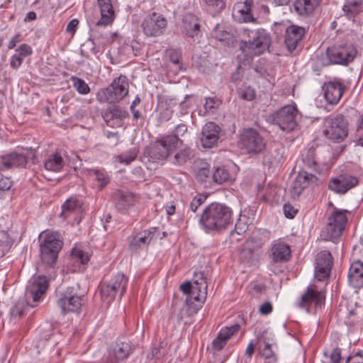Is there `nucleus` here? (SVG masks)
I'll use <instances>...</instances> for the list:
<instances>
[{
  "instance_id": "nucleus-1",
  "label": "nucleus",
  "mask_w": 363,
  "mask_h": 363,
  "mask_svg": "<svg viewBox=\"0 0 363 363\" xmlns=\"http://www.w3.org/2000/svg\"><path fill=\"white\" fill-rule=\"evenodd\" d=\"M233 211L227 205L221 203H211L202 211L196 214L202 228L206 232L220 231L232 223Z\"/></svg>"
},
{
  "instance_id": "nucleus-2",
  "label": "nucleus",
  "mask_w": 363,
  "mask_h": 363,
  "mask_svg": "<svg viewBox=\"0 0 363 363\" xmlns=\"http://www.w3.org/2000/svg\"><path fill=\"white\" fill-rule=\"evenodd\" d=\"M198 277L194 281H186L180 285V289L186 294V305L188 315H193L200 310L206 301L207 295V283L203 272L196 274Z\"/></svg>"
},
{
  "instance_id": "nucleus-3",
  "label": "nucleus",
  "mask_w": 363,
  "mask_h": 363,
  "mask_svg": "<svg viewBox=\"0 0 363 363\" xmlns=\"http://www.w3.org/2000/svg\"><path fill=\"white\" fill-rule=\"evenodd\" d=\"M248 40L242 41L240 50L250 55H259L268 50L270 45L269 34L264 29H244Z\"/></svg>"
},
{
  "instance_id": "nucleus-4",
  "label": "nucleus",
  "mask_w": 363,
  "mask_h": 363,
  "mask_svg": "<svg viewBox=\"0 0 363 363\" xmlns=\"http://www.w3.org/2000/svg\"><path fill=\"white\" fill-rule=\"evenodd\" d=\"M128 78L120 75L115 78L106 88L101 89L96 93V99L100 103H116L122 100L128 93Z\"/></svg>"
},
{
  "instance_id": "nucleus-5",
  "label": "nucleus",
  "mask_w": 363,
  "mask_h": 363,
  "mask_svg": "<svg viewBox=\"0 0 363 363\" xmlns=\"http://www.w3.org/2000/svg\"><path fill=\"white\" fill-rule=\"evenodd\" d=\"M347 211L335 208L328 218V223L322 230L321 236L325 240L337 243L340 237L346 226Z\"/></svg>"
},
{
  "instance_id": "nucleus-6",
  "label": "nucleus",
  "mask_w": 363,
  "mask_h": 363,
  "mask_svg": "<svg viewBox=\"0 0 363 363\" xmlns=\"http://www.w3.org/2000/svg\"><path fill=\"white\" fill-rule=\"evenodd\" d=\"M128 279L123 273H117L101 287V299L110 304L116 297L121 298L126 291Z\"/></svg>"
},
{
  "instance_id": "nucleus-7",
  "label": "nucleus",
  "mask_w": 363,
  "mask_h": 363,
  "mask_svg": "<svg viewBox=\"0 0 363 363\" xmlns=\"http://www.w3.org/2000/svg\"><path fill=\"white\" fill-rule=\"evenodd\" d=\"M297 113L298 110L296 106L287 105L269 115L268 120L272 123L278 125L283 131L291 132L297 125Z\"/></svg>"
},
{
  "instance_id": "nucleus-8",
  "label": "nucleus",
  "mask_w": 363,
  "mask_h": 363,
  "mask_svg": "<svg viewBox=\"0 0 363 363\" xmlns=\"http://www.w3.org/2000/svg\"><path fill=\"white\" fill-rule=\"evenodd\" d=\"M62 244V241L55 233L45 235L40 245L41 259L45 264L52 267L55 264Z\"/></svg>"
},
{
  "instance_id": "nucleus-9",
  "label": "nucleus",
  "mask_w": 363,
  "mask_h": 363,
  "mask_svg": "<svg viewBox=\"0 0 363 363\" xmlns=\"http://www.w3.org/2000/svg\"><path fill=\"white\" fill-rule=\"evenodd\" d=\"M84 302V296L79 295L74 287H67L60 293L57 305L63 313H77Z\"/></svg>"
},
{
  "instance_id": "nucleus-10",
  "label": "nucleus",
  "mask_w": 363,
  "mask_h": 363,
  "mask_svg": "<svg viewBox=\"0 0 363 363\" xmlns=\"http://www.w3.org/2000/svg\"><path fill=\"white\" fill-rule=\"evenodd\" d=\"M141 26L146 36L158 37L164 34L167 20L163 15L153 12L143 19Z\"/></svg>"
},
{
  "instance_id": "nucleus-11",
  "label": "nucleus",
  "mask_w": 363,
  "mask_h": 363,
  "mask_svg": "<svg viewBox=\"0 0 363 363\" xmlns=\"http://www.w3.org/2000/svg\"><path fill=\"white\" fill-rule=\"evenodd\" d=\"M325 135L335 142L342 141L347 135V123L342 115H337L327 121Z\"/></svg>"
},
{
  "instance_id": "nucleus-12",
  "label": "nucleus",
  "mask_w": 363,
  "mask_h": 363,
  "mask_svg": "<svg viewBox=\"0 0 363 363\" xmlns=\"http://www.w3.org/2000/svg\"><path fill=\"white\" fill-rule=\"evenodd\" d=\"M240 143L248 153L258 154L265 148L262 135L253 128L245 129L240 135Z\"/></svg>"
},
{
  "instance_id": "nucleus-13",
  "label": "nucleus",
  "mask_w": 363,
  "mask_h": 363,
  "mask_svg": "<svg viewBox=\"0 0 363 363\" xmlns=\"http://www.w3.org/2000/svg\"><path fill=\"white\" fill-rule=\"evenodd\" d=\"M325 299V291L313 284L308 286L304 294L301 296L296 305L301 308L308 311L311 303H314L316 308L321 307Z\"/></svg>"
},
{
  "instance_id": "nucleus-14",
  "label": "nucleus",
  "mask_w": 363,
  "mask_h": 363,
  "mask_svg": "<svg viewBox=\"0 0 363 363\" xmlns=\"http://www.w3.org/2000/svg\"><path fill=\"white\" fill-rule=\"evenodd\" d=\"M357 50L352 45L333 46L327 49V55L333 64L346 65L356 56Z\"/></svg>"
},
{
  "instance_id": "nucleus-15",
  "label": "nucleus",
  "mask_w": 363,
  "mask_h": 363,
  "mask_svg": "<svg viewBox=\"0 0 363 363\" xmlns=\"http://www.w3.org/2000/svg\"><path fill=\"white\" fill-rule=\"evenodd\" d=\"M333 264V257L329 251L320 252L315 258V279L318 281L327 280L330 276Z\"/></svg>"
},
{
  "instance_id": "nucleus-16",
  "label": "nucleus",
  "mask_w": 363,
  "mask_h": 363,
  "mask_svg": "<svg viewBox=\"0 0 363 363\" xmlns=\"http://www.w3.org/2000/svg\"><path fill=\"white\" fill-rule=\"evenodd\" d=\"M48 287V280L45 276H33L26 286V296L28 299H32L33 302H38Z\"/></svg>"
},
{
  "instance_id": "nucleus-17",
  "label": "nucleus",
  "mask_w": 363,
  "mask_h": 363,
  "mask_svg": "<svg viewBox=\"0 0 363 363\" xmlns=\"http://www.w3.org/2000/svg\"><path fill=\"white\" fill-rule=\"evenodd\" d=\"M357 184L358 179L357 177L350 174H341L330 179L328 188L335 193L344 194Z\"/></svg>"
},
{
  "instance_id": "nucleus-18",
  "label": "nucleus",
  "mask_w": 363,
  "mask_h": 363,
  "mask_svg": "<svg viewBox=\"0 0 363 363\" xmlns=\"http://www.w3.org/2000/svg\"><path fill=\"white\" fill-rule=\"evenodd\" d=\"M82 202L77 199H69L62 206L60 216L65 219H69L79 223L82 220Z\"/></svg>"
},
{
  "instance_id": "nucleus-19",
  "label": "nucleus",
  "mask_w": 363,
  "mask_h": 363,
  "mask_svg": "<svg viewBox=\"0 0 363 363\" xmlns=\"http://www.w3.org/2000/svg\"><path fill=\"white\" fill-rule=\"evenodd\" d=\"M96 4L101 16L96 25L99 26L111 25L116 17V9L113 0H97Z\"/></svg>"
},
{
  "instance_id": "nucleus-20",
  "label": "nucleus",
  "mask_w": 363,
  "mask_h": 363,
  "mask_svg": "<svg viewBox=\"0 0 363 363\" xmlns=\"http://www.w3.org/2000/svg\"><path fill=\"white\" fill-rule=\"evenodd\" d=\"M345 86L339 79H334L325 83L323 86L324 97L328 103L330 104H336L341 99Z\"/></svg>"
},
{
  "instance_id": "nucleus-21",
  "label": "nucleus",
  "mask_w": 363,
  "mask_h": 363,
  "mask_svg": "<svg viewBox=\"0 0 363 363\" xmlns=\"http://www.w3.org/2000/svg\"><path fill=\"white\" fill-rule=\"evenodd\" d=\"M262 243L255 240L251 239L245 242L243 248L240 252V258L242 262L251 264L257 261L262 252Z\"/></svg>"
},
{
  "instance_id": "nucleus-22",
  "label": "nucleus",
  "mask_w": 363,
  "mask_h": 363,
  "mask_svg": "<svg viewBox=\"0 0 363 363\" xmlns=\"http://www.w3.org/2000/svg\"><path fill=\"white\" fill-rule=\"evenodd\" d=\"M112 199L117 209L124 212L134 205L135 195L128 190L117 189L113 191Z\"/></svg>"
},
{
  "instance_id": "nucleus-23",
  "label": "nucleus",
  "mask_w": 363,
  "mask_h": 363,
  "mask_svg": "<svg viewBox=\"0 0 363 363\" xmlns=\"http://www.w3.org/2000/svg\"><path fill=\"white\" fill-rule=\"evenodd\" d=\"M220 128L213 122L207 123L202 129L201 145L205 148H211L216 143L219 138Z\"/></svg>"
},
{
  "instance_id": "nucleus-24",
  "label": "nucleus",
  "mask_w": 363,
  "mask_h": 363,
  "mask_svg": "<svg viewBox=\"0 0 363 363\" xmlns=\"http://www.w3.org/2000/svg\"><path fill=\"white\" fill-rule=\"evenodd\" d=\"M318 177L306 171H299L292 184L293 194L298 196L301 191L311 184L318 182Z\"/></svg>"
},
{
  "instance_id": "nucleus-25",
  "label": "nucleus",
  "mask_w": 363,
  "mask_h": 363,
  "mask_svg": "<svg viewBox=\"0 0 363 363\" xmlns=\"http://www.w3.org/2000/svg\"><path fill=\"white\" fill-rule=\"evenodd\" d=\"M305 34V30L297 26H290L285 32V45L289 51H294Z\"/></svg>"
},
{
  "instance_id": "nucleus-26",
  "label": "nucleus",
  "mask_w": 363,
  "mask_h": 363,
  "mask_svg": "<svg viewBox=\"0 0 363 363\" xmlns=\"http://www.w3.org/2000/svg\"><path fill=\"white\" fill-rule=\"evenodd\" d=\"M240 330L239 324H233L230 327L222 328L217 337L212 342V347L217 351L221 350L226 345L227 341Z\"/></svg>"
},
{
  "instance_id": "nucleus-27",
  "label": "nucleus",
  "mask_w": 363,
  "mask_h": 363,
  "mask_svg": "<svg viewBox=\"0 0 363 363\" xmlns=\"http://www.w3.org/2000/svg\"><path fill=\"white\" fill-rule=\"evenodd\" d=\"M348 282L354 288L363 286V262L356 261L351 264L348 271Z\"/></svg>"
},
{
  "instance_id": "nucleus-28",
  "label": "nucleus",
  "mask_w": 363,
  "mask_h": 363,
  "mask_svg": "<svg viewBox=\"0 0 363 363\" xmlns=\"http://www.w3.org/2000/svg\"><path fill=\"white\" fill-rule=\"evenodd\" d=\"M33 53L32 48L26 43L21 44L16 49L15 53L10 58V66L18 69L22 65L23 60Z\"/></svg>"
},
{
  "instance_id": "nucleus-29",
  "label": "nucleus",
  "mask_w": 363,
  "mask_h": 363,
  "mask_svg": "<svg viewBox=\"0 0 363 363\" xmlns=\"http://www.w3.org/2000/svg\"><path fill=\"white\" fill-rule=\"evenodd\" d=\"M271 256L275 262H286L291 256L290 247L281 242L274 243L271 249Z\"/></svg>"
},
{
  "instance_id": "nucleus-30",
  "label": "nucleus",
  "mask_w": 363,
  "mask_h": 363,
  "mask_svg": "<svg viewBox=\"0 0 363 363\" xmlns=\"http://www.w3.org/2000/svg\"><path fill=\"white\" fill-rule=\"evenodd\" d=\"M153 238V233L150 230H144L134 235L129 244V248L132 251H137L148 245Z\"/></svg>"
},
{
  "instance_id": "nucleus-31",
  "label": "nucleus",
  "mask_w": 363,
  "mask_h": 363,
  "mask_svg": "<svg viewBox=\"0 0 363 363\" xmlns=\"http://www.w3.org/2000/svg\"><path fill=\"white\" fill-rule=\"evenodd\" d=\"M89 179L96 182V188L101 191L111 182V177L104 169H91L89 170Z\"/></svg>"
},
{
  "instance_id": "nucleus-32",
  "label": "nucleus",
  "mask_w": 363,
  "mask_h": 363,
  "mask_svg": "<svg viewBox=\"0 0 363 363\" xmlns=\"http://www.w3.org/2000/svg\"><path fill=\"white\" fill-rule=\"evenodd\" d=\"M233 16L240 23H258L257 20L252 15L250 9L246 3L242 5H238L235 7L233 10Z\"/></svg>"
},
{
  "instance_id": "nucleus-33",
  "label": "nucleus",
  "mask_w": 363,
  "mask_h": 363,
  "mask_svg": "<svg viewBox=\"0 0 363 363\" xmlns=\"http://www.w3.org/2000/svg\"><path fill=\"white\" fill-rule=\"evenodd\" d=\"M43 164L47 171L58 172L63 168L65 160L61 154L55 152L48 155Z\"/></svg>"
},
{
  "instance_id": "nucleus-34",
  "label": "nucleus",
  "mask_w": 363,
  "mask_h": 363,
  "mask_svg": "<svg viewBox=\"0 0 363 363\" xmlns=\"http://www.w3.org/2000/svg\"><path fill=\"white\" fill-rule=\"evenodd\" d=\"M211 35L217 40L227 44H230L234 40V33L233 30L231 28H226L223 24L217 23L213 28Z\"/></svg>"
},
{
  "instance_id": "nucleus-35",
  "label": "nucleus",
  "mask_w": 363,
  "mask_h": 363,
  "mask_svg": "<svg viewBox=\"0 0 363 363\" xmlns=\"http://www.w3.org/2000/svg\"><path fill=\"white\" fill-rule=\"evenodd\" d=\"M184 32L190 37L197 36L200 31V26L198 19L193 14H186L183 18Z\"/></svg>"
},
{
  "instance_id": "nucleus-36",
  "label": "nucleus",
  "mask_w": 363,
  "mask_h": 363,
  "mask_svg": "<svg viewBox=\"0 0 363 363\" xmlns=\"http://www.w3.org/2000/svg\"><path fill=\"white\" fill-rule=\"evenodd\" d=\"M320 2V0H296L294 8L300 15H308L313 12Z\"/></svg>"
},
{
  "instance_id": "nucleus-37",
  "label": "nucleus",
  "mask_w": 363,
  "mask_h": 363,
  "mask_svg": "<svg viewBox=\"0 0 363 363\" xmlns=\"http://www.w3.org/2000/svg\"><path fill=\"white\" fill-rule=\"evenodd\" d=\"M235 179V174L224 167L216 168L213 174V182L218 184L232 182Z\"/></svg>"
},
{
  "instance_id": "nucleus-38",
  "label": "nucleus",
  "mask_w": 363,
  "mask_h": 363,
  "mask_svg": "<svg viewBox=\"0 0 363 363\" xmlns=\"http://www.w3.org/2000/svg\"><path fill=\"white\" fill-rule=\"evenodd\" d=\"M4 157L6 169L24 167L27 163V158L23 154L12 152Z\"/></svg>"
},
{
  "instance_id": "nucleus-39",
  "label": "nucleus",
  "mask_w": 363,
  "mask_h": 363,
  "mask_svg": "<svg viewBox=\"0 0 363 363\" xmlns=\"http://www.w3.org/2000/svg\"><path fill=\"white\" fill-rule=\"evenodd\" d=\"M362 4L363 0H346L342 11L347 18H351L362 11Z\"/></svg>"
},
{
  "instance_id": "nucleus-40",
  "label": "nucleus",
  "mask_w": 363,
  "mask_h": 363,
  "mask_svg": "<svg viewBox=\"0 0 363 363\" xmlns=\"http://www.w3.org/2000/svg\"><path fill=\"white\" fill-rule=\"evenodd\" d=\"M164 148L167 149L169 155L178 147L183 146V141L176 135H165L157 140Z\"/></svg>"
},
{
  "instance_id": "nucleus-41",
  "label": "nucleus",
  "mask_w": 363,
  "mask_h": 363,
  "mask_svg": "<svg viewBox=\"0 0 363 363\" xmlns=\"http://www.w3.org/2000/svg\"><path fill=\"white\" fill-rule=\"evenodd\" d=\"M113 354L117 360H123L130 354V346L124 342H117L113 349Z\"/></svg>"
},
{
  "instance_id": "nucleus-42",
  "label": "nucleus",
  "mask_w": 363,
  "mask_h": 363,
  "mask_svg": "<svg viewBox=\"0 0 363 363\" xmlns=\"http://www.w3.org/2000/svg\"><path fill=\"white\" fill-rule=\"evenodd\" d=\"M150 156L154 160H164L167 158L168 152L157 140L149 151Z\"/></svg>"
},
{
  "instance_id": "nucleus-43",
  "label": "nucleus",
  "mask_w": 363,
  "mask_h": 363,
  "mask_svg": "<svg viewBox=\"0 0 363 363\" xmlns=\"http://www.w3.org/2000/svg\"><path fill=\"white\" fill-rule=\"evenodd\" d=\"M193 157V150L187 146H184L175 154L174 160L178 164H184Z\"/></svg>"
},
{
  "instance_id": "nucleus-44",
  "label": "nucleus",
  "mask_w": 363,
  "mask_h": 363,
  "mask_svg": "<svg viewBox=\"0 0 363 363\" xmlns=\"http://www.w3.org/2000/svg\"><path fill=\"white\" fill-rule=\"evenodd\" d=\"M72 257L79 260L81 264H85L89 261L91 254L87 249L76 246L72 250Z\"/></svg>"
},
{
  "instance_id": "nucleus-45",
  "label": "nucleus",
  "mask_w": 363,
  "mask_h": 363,
  "mask_svg": "<svg viewBox=\"0 0 363 363\" xmlns=\"http://www.w3.org/2000/svg\"><path fill=\"white\" fill-rule=\"evenodd\" d=\"M70 80L72 82L74 88L79 94L85 95L90 92V88L84 79L75 76H72Z\"/></svg>"
},
{
  "instance_id": "nucleus-46",
  "label": "nucleus",
  "mask_w": 363,
  "mask_h": 363,
  "mask_svg": "<svg viewBox=\"0 0 363 363\" xmlns=\"http://www.w3.org/2000/svg\"><path fill=\"white\" fill-rule=\"evenodd\" d=\"M208 6V11L216 16L225 8V2L223 0H204Z\"/></svg>"
},
{
  "instance_id": "nucleus-47",
  "label": "nucleus",
  "mask_w": 363,
  "mask_h": 363,
  "mask_svg": "<svg viewBox=\"0 0 363 363\" xmlns=\"http://www.w3.org/2000/svg\"><path fill=\"white\" fill-rule=\"evenodd\" d=\"M205 198L202 196H195L192 201H191L189 206V211L188 213H191L189 215V218H195V216L196 215V213L198 210V208L204 203Z\"/></svg>"
},
{
  "instance_id": "nucleus-48",
  "label": "nucleus",
  "mask_w": 363,
  "mask_h": 363,
  "mask_svg": "<svg viewBox=\"0 0 363 363\" xmlns=\"http://www.w3.org/2000/svg\"><path fill=\"white\" fill-rule=\"evenodd\" d=\"M138 155V150L135 148L129 150L128 151L118 155L117 160L120 163L124 164H129L131 163Z\"/></svg>"
},
{
  "instance_id": "nucleus-49",
  "label": "nucleus",
  "mask_w": 363,
  "mask_h": 363,
  "mask_svg": "<svg viewBox=\"0 0 363 363\" xmlns=\"http://www.w3.org/2000/svg\"><path fill=\"white\" fill-rule=\"evenodd\" d=\"M301 157L303 162L308 167H312L316 164L315 150L313 148L303 150Z\"/></svg>"
},
{
  "instance_id": "nucleus-50",
  "label": "nucleus",
  "mask_w": 363,
  "mask_h": 363,
  "mask_svg": "<svg viewBox=\"0 0 363 363\" xmlns=\"http://www.w3.org/2000/svg\"><path fill=\"white\" fill-rule=\"evenodd\" d=\"M211 171L207 163L202 164V166L195 170V176L198 181L204 182L209 177Z\"/></svg>"
},
{
  "instance_id": "nucleus-51",
  "label": "nucleus",
  "mask_w": 363,
  "mask_h": 363,
  "mask_svg": "<svg viewBox=\"0 0 363 363\" xmlns=\"http://www.w3.org/2000/svg\"><path fill=\"white\" fill-rule=\"evenodd\" d=\"M238 93L240 97L246 101H252L255 98V91L250 86L240 89Z\"/></svg>"
},
{
  "instance_id": "nucleus-52",
  "label": "nucleus",
  "mask_w": 363,
  "mask_h": 363,
  "mask_svg": "<svg viewBox=\"0 0 363 363\" xmlns=\"http://www.w3.org/2000/svg\"><path fill=\"white\" fill-rule=\"evenodd\" d=\"M261 354L265 359H270L273 362L276 361L274 352L272 350V345L269 342L265 343L264 347L261 352Z\"/></svg>"
},
{
  "instance_id": "nucleus-53",
  "label": "nucleus",
  "mask_w": 363,
  "mask_h": 363,
  "mask_svg": "<svg viewBox=\"0 0 363 363\" xmlns=\"http://www.w3.org/2000/svg\"><path fill=\"white\" fill-rule=\"evenodd\" d=\"M169 60L170 61L176 65L180 67V60L182 57V52L180 50L177 49H172L169 50Z\"/></svg>"
},
{
  "instance_id": "nucleus-54",
  "label": "nucleus",
  "mask_w": 363,
  "mask_h": 363,
  "mask_svg": "<svg viewBox=\"0 0 363 363\" xmlns=\"http://www.w3.org/2000/svg\"><path fill=\"white\" fill-rule=\"evenodd\" d=\"M283 210L285 216L288 218H294L297 213V209L290 203H285Z\"/></svg>"
},
{
  "instance_id": "nucleus-55",
  "label": "nucleus",
  "mask_w": 363,
  "mask_h": 363,
  "mask_svg": "<svg viewBox=\"0 0 363 363\" xmlns=\"http://www.w3.org/2000/svg\"><path fill=\"white\" fill-rule=\"evenodd\" d=\"M11 185L12 181L11 180V178L0 174V190H9Z\"/></svg>"
},
{
  "instance_id": "nucleus-56",
  "label": "nucleus",
  "mask_w": 363,
  "mask_h": 363,
  "mask_svg": "<svg viewBox=\"0 0 363 363\" xmlns=\"http://www.w3.org/2000/svg\"><path fill=\"white\" fill-rule=\"evenodd\" d=\"M218 106V101L213 97H208L206 99L204 104V108L206 111H209Z\"/></svg>"
},
{
  "instance_id": "nucleus-57",
  "label": "nucleus",
  "mask_w": 363,
  "mask_h": 363,
  "mask_svg": "<svg viewBox=\"0 0 363 363\" xmlns=\"http://www.w3.org/2000/svg\"><path fill=\"white\" fill-rule=\"evenodd\" d=\"M79 21L77 18L71 20L67 26V32L74 35L77 29Z\"/></svg>"
},
{
  "instance_id": "nucleus-58",
  "label": "nucleus",
  "mask_w": 363,
  "mask_h": 363,
  "mask_svg": "<svg viewBox=\"0 0 363 363\" xmlns=\"http://www.w3.org/2000/svg\"><path fill=\"white\" fill-rule=\"evenodd\" d=\"M9 244L10 240L7 232L0 230V247H8Z\"/></svg>"
},
{
  "instance_id": "nucleus-59",
  "label": "nucleus",
  "mask_w": 363,
  "mask_h": 363,
  "mask_svg": "<svg viewBox=\"0 0 363 363\" xmlns=\"http://www.w3.org/2000/svg\"><path fill=\"white\" fill-rule=\"evenodd\" d=\"M332 363H340L341 359V350L339 347L335 348L330 354Z\"/></svg>"
},
{
  "instance_id": "nucleus-60",
  "label": "nucleus",
  "mask_w": 363,
  "mask_h": 363,
  "mask_svg": "<svg viewBox=\"0 0 363 363\" xmlns=\"http://www.w3.org/2000/svg\"><path fill=\"white\" fill-rule=\"evenodd\" d=\"M259 311L262 315H268L272 311V305L269 302H265L259 306Z\"/></svg>"
},
{
  "instance_id": "nucleus-61",
  "label": "nucleus",
  "mask_w": 363,
  "mask_h": 363,
  "mask_svg": "<svg viewBox=\"0 0 363 363\" xmlns=\"http://www.w3.org/2000/svg\"><path fill=\"white\" fill-rule=\"evenodd\" d=\"M22 40H23V38H21V35L19 33L16 34L9 42L8 49H9V50L13 49L16 47V44L18 43L21 42Z\"/></svg>"
},
{
  "instance_id": "nucleus-62",
  "label": "nucleus",
  "mask_w": 363,
  "mask_h": 363,
  "mask_svg": "<svg viewBox=\"0 0 363 363\" xmlns=\"http://www.w3.org/2000/svg\"><path fill=\"white\" fill-rule=\"evenodd\" d=\"M187 131V126L185 124H179L175 128V133L177 138L179 136H183L184 133Z\"/></svg>"
},
{
  "instance_id": "nucleus-63",
  "label": "nucleus",
  "mask_w": 363,
  "mask_h": 363,
  "mask_svg": "<svg viewBox=\"0 0 363 363\" xmlns=\"http://www.w3.org/2000/svg\"><path fill=\"white\" fill-rule=\"evenodd\" d=\"M363 352L359 351L357 353H355L352 356H349L347 359L346 362L348 363L351 359L354 361H362L360 359L362 357Z\"/></svg>"
},
{
  "instance_id": "nucleus-64",
  "label": "nucleus",
  "mask_w": 363,
  "mask_h": 363,
  "mask_svg": "<svg viewBox=\"0 0 363 363\" xmlns=\"http://www.w3.org/2000/svg\"><path fill=\"white\" fill-rule=\"evenodd\" d=\"M37 18L36 13L34 11H29L24 18V22H29L35 20Z\"/></svg>"
}]
</instances>
